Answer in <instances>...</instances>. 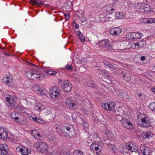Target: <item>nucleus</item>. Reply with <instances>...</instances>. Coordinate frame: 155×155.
I'll use <instances>...</instances> for the list:
<instances>
[{"label":"nucleus","mask_w":155,"mask_h":155,"mask_svg":"<svg viewBox=\"0 0 155 155\" xmlns=\"http://www.w3.org/2000/svg\"><path fill=\"white\" fill-rule=\"evenodd\" d=\"M37 121L36 122L39 123V124H42L44 122V120H42L41 119L38 118Z\"/></svg>","instance_id":"49530a36"},{"label":"nucleus","mask_w":155,"mask_h":155,"mask_svg":"<svg viewBox=\"0 0 155 155\" xmlns=\"http://www.w3.org/2000/svg\"><path fill=\"white\" fill-rule=\"evenodd\" d=\"M87 84L88 87L93 88L95 87L96 86V84L93 81H90L89 82L87 83Z\"/></svg>","instance_id":"c756f323"},{"label":"nucleus","mask_w":155,"mask_h":155,"mask_svg":"<svg viewBox=\"0 0 155 155\" xmlns=\"http://www.w3.org/2000/svg\"><path fill=\"white\" fill-rule=\"evenodd\" d=\"M115 18L120 19L122 18L123 16V14L120 12H116L114 15Z\"/></svg>","instance_id":"72a5a7b5"},{"label":"nucleus","mask_w":155,"mask_h":155,"mask_svg":"<svg viewBox=\"0 0 155 155\" xmlns=\"http://www.w3.org/2000/svg\"><path fill=\"white\" fill-rule=\"evenodd\" d=\"M8 133L6 131L4 130L1 133H0V138L3 140H6L8 138Z\"/></svg>","instance_id":"bb28decb"},{"label":"nucleus","mask_w":155,"mask_h":155,"mask_svg":"<svg viewBox=\"0 0 155 155\" xmlns=\"http://www.w3.org/2000/svg\"><path fill=\"white\" fill-rule=\"evenodd\" d=\"M155 23V18H150L148 19V23Z\"/></svg>","instance_id":"a18cd8bd"},{"label":"nucleus","mask_w":155,"mask_h":155,"mask_svg":"<svg viewBox=\"0 0 155 155\" xmlns=\"http://www.w3.org/2000/svg\"><path fill=\"white\" fill-rule=\"evenodd\" d=\"M13 108L17 110H20L22 109V107L17 104H16L15 105V107H14Z\"/></svg>","instance_id":"e433bc0d"},{"label":"nucleus","mask_w":155,"mask_h":155,"mask_svg":"<svg viewBox=\"0 0 155 155\" xmlns=\"http://www.w3.org/2000/svg\"><path fill=\"white\" fill-rule=\"evenodd\" d=\"M29 2L33 5H38L43 4L42 2L40 0H30Z\"/></svg>","instance_id":"393cba45"},{"label":"nucleus","mask_w":155,"mask_h":155,"mask_svg":"<svg viewBox=\"0 0 155 155\" xmlns=\"http://www.w3.org/2000/svg\"><path fill=\"white\" fill-rule=\"evenodd\" d=\"M135 45L136 46H137L138 47H142L141 46H140V43H135Z\"/></svg>","instance_id":"680f3d73"},{"label":"nucleus","mask_w":155,"mask_h":155,"mask_svg":"<svg viewBox=\"0 0 155 155\" xmlns=\"http://www.w3.org/2000/svg\"><path fill=\"white\" fill-rule=\"evenodd\" d=\"M81 151L79 150H75L74 152V155H77V154L81 152Z\"/></svg>","instance_id":"3c124183"},{"label":"nucleus","mask_w":155,"mask_h":155,"mask_svg":"<svg viewBox=\"0 0 155 155\" xmlns=\"http://www.w3.org/2000/svg\"><path fill=\"white\" fill-rule=\"evenodd\" d=\"M142 123L140 125L141 126L143 127H147L150 126V121L148 120L147 117H145L141 118Z\"/></svg>","instance_id":"ddd939ff"},{"label":"nucleus","mask_w":155,"mask_h":155,"mask_svg":"<svg viewBox=\"0 0 155 155\" xmlns=\"http://www.w3.org/2000/svg\"><path fill=\"white\" fill-rule=\"evenodd\" d=\"M65 68L66 70H68L70 71H71L72 69V64L69 65L67 64L65 66Z\"/></svg>","instance_id":"79ce46f5"},{"label":"nucleus","mask_w":155,"mask_h":155,"mask_svg":"<svg viewBox=\"0 0 155 155\" xmlns=\"http://www.w3.org/2000/svg\"><path fill=\"white\" fill-rule=\"evenodd\" d=\"M138 95L139 96L140 98V99L141 100L143 98V96L141 94H138Z\"/></svg>","instance_id":"e2e57ef3"},{"label":"nucleus","mask_w":155,"mask_h":155,"mask_svg":"<svg viewBox=\"0 0 155 155\" xmlns=\"http://www.w3.org/2000/svg\"><path fill=\"white\" fill-rule=\"evenodd\" d=\"M71 127L69 126H63L61 127V131L64 135L69 137H71L72 135L71 130Z\"/></svg>","instance_id":"9d476101"},{"label":"nucleus","mask_w":155,"mask_h":155,"mask_svg":"<svg viewBox=\"0 0 155 155\" xmlns=\"http://www.w3.org/2000/svg\"><path fill=\"white\" fill-rule=\"evenodd\" d=\"M117 94L123 98L127 99L130 97L129 95L127 93L123 91L122 90H118L117 91Z\"/></svg>","instance_id":"dca6fc26"},{"label":"nucleus","mask_w":155,"mask_h":155,"mask_svg":"<svg viewBox=\"0 0 155 155\" xmlns=\"http://www.w3.org/2000/svg\"><path fill=\"white\" fill-rule=\"evenodd\" d=\"M122 125L125 128L127 129L132 130L134 129L133 125L127 120L123 118L120 121Z\"/></svg>","instance_id":"423d86ee"},{"label":"nucleus","mask_w":155,"mask_h":155,"mask_svg":"<svg viewBox=\"0 0 155 155\" xmlns=\"http://www.w3.org/2000/svg\"><path fill=\"white\" fill-rule=\"evenodd\" d=\"M6 101L8 105L10 108H13L15 107L16 102L15 100V98L12 96L8 95L6 97Z\"/></svg>","instance_id":"39448f33"},{"label":"nucleus","mask_w":155,"mask_h":155,"mask_svg":"<svg viewBox=\"0 0 155 155\" xmlns=\"http://www.w3.org/2000/svg\"><path fill=\"white\" fill-rule=\"evenodd\" d=\"M140 149L143 155H150V150L149 147L143 145L140 147Z\"/></svg>","instance_id":"4468645a"},{"label":"nucleus","mask_w":155,"mask_h":155,"mask_svg":"<svg viewBox=\"0 0 155 155\" xmlns=\"http://www.w3.org/2000/svg\"><path fill=\"white\" fill-rule=\"evenodd\" d=\"M75 27L76 28L78 29L79 27V25L78 24L75 23Z\"/></svg>","instance_id":"774afa93"},{"label":"nucleus","mask_w":155,"mask_h":155,"mask_svg":"<svg viewBox=\"0 0 155 155\" xmlns=\"http://www.w3.org/2000/svg\"><path fill=\"white\" fill-rule=\"evenodd\" d=\"M75 105V104L74 103H73V102L71 103H71L70 104V105H69V106L70 107H74Z\"/></svg>","instance_id":"4d7b16f0"},{"label":"nucleus","mask_w":155,"mask_h":155,"mask_svg":"<svg viewBox=\"0 0 155 155\" xmlns=\"http://www.w3.org/2000/svg\"><path fill=\"white\" fill-rule=\"evenodd\" d=\"M71 102L70 99L69 98L66 99L65 102L66 104L68 106L70 105Z\"/></svg>","instance_id":"09e8293b"},{"label":"nucleus","mask_w":155,"mask_h":155,"mask_svg":"<svg viewBox=\"0 0 155 155\" xmlns=\"http://www.w3.org/2000/svg\"><path fill=\"white\" fill-rule=\"evenodd\" d=\"M146 1L147 3H150L152 2L153 0H146Z\"/></svg>","instance_id":"338daca9"},{"label":"nucleus","mask_w":155,"mask_h":155,"mask_svg":"<svg viewBox=\"0 0 155 155\" xmlns=\"http://www.w3.org/2000/svg\"><path fill=\"white\" fill-rule=\"evenodd\" d=\"M104 64L106 67L112 69L116 70L117 68V65L115 64L114 63L110 64L109 62L105 61L104 62Z\"/></svg>","instance_id":"4be33fe9"},{"label":"nucleus","mask_w":155,"mask_h":155,"mask_svg":"<svg viewBox=\"0 0 155 155\" xmlns=\"http://www.w3.org/2000/svg\"><path fill=\"white\" fill-rule=\"evenodd\" d=\"M12 77L10 75H7L2 79V82L6 85H9L12 81Z\"/></svg>","instance_id":"f8f14e48"},{"label":"nucleus","mask_w":155,"mask_h":155,"mask_svg":"<svg viewBox=\"0 0 155 155\" xmlns=\"http://www.w3.org/2000/svg\"><path fill=\"white\" fill-rule=\"evenodd\" d=\"M8 150V147L5 143L0 144V154L2 155L6 154Z\"/></svg>","instance_id":"9b49d317"},{"label":"nucleus","mask_w":155,"mask_h":155,"mask_svg":"<svg viewBox=\"0 0 155 155\" xmlns=\"http://www.w3.org/2000/svg\"><path fill=\"white\" fill-rule=\"evenodd\" d=\"M101 107L104 109H106L107 110L108 109V103H103L101 104Z\"/></svg>","instance_id":"58836bf2"},{"label":"nucleus","mask_w":155,"mask_h":155,"mask_svg":"<svg viewBox=\"0 0 155 155\" xmlns=\"http://www.w3.org/2000/svg\"><path fill=\"white\" fill-rule=\"evenodd\" d=\"M106 11L110 13L111 11H114L115 10V4H110L106 7Z\"/></svg>","instance_id":"5701e85b"},{"label":"nucleus","mask_w":155,"mask_h":155,"mask_svg":"<svg viewBox=\"0 0 155 155\" xmlns=\"http://www.w3.org/2000/svg\"><path fill=\"white\" fill-rule=\"evenodd\" d=\"M129 44V42L127 41H120L118 45H120V49L123 50L126 48Z\"/></svg>","instance_id":"f3484780"},{"label":"nucleus","mask_w":155,"mask_h":155,"mask_svg":"<svg viewBox=\"0 0 155 155\" xmlns=\"http://www.w3.org/2000/svg\"><path fill=\"white\" fill-rule=\"evenodd\" d=\"M18 113L14 111L12 113L11 115V117L12 118L14 119L18 123L20 124H22V122H21V121H20L19 120V118L18 116Z\"/></svg>","instance_id":"aec40b11"},{"label":"nucleus","mask_w":155,"mask_h":155,"mask_svg":"<svg viewBox=\"0 0 155 155\" xmlns=\"http://www.w3.org/2000/svg\"><path fill=\"white\" fill-rule=\"evenodd\" d=\"M143 4L140 3H138L136 7V8L138 11L143 12Z\"/></svg>","instance_id":"7c9ffc66"},{"label":"nucleus","mask_w":155,"mask_h":155,"mask_svg":"<svg viewBox=\"0 0 155 155\" xmlns=\"http://www.w3.org/2000/svg\"><path fill=\"white\" fill-rule=\"evenodd\" d=\"M18 149H19L20 152L23 155H28L31 152L30 149H28L25 147L22 148L18 147Z\"/></svg>","instance_id":"6ab92c4d"},{"label":"nucleus","mask_w":155,"mask_h":155,"mask_svg":"<svg viewBox=\"0 0 155 155\" xmlns=\"http://www.w3.org/2000/svg\"><path fill=\"white\" fill-rule=\"evenodd\" d=\"M58 74V75L59 74V73L55 71H52V75L56 76V74Z\"/></svg>","instance_id":"864d4df0"},{"label":"nucleus","mask_w":155,"mask_h":155,"mask_svg":"<svg viewBox=\"0 0 155 155\" xmlns=\"http://www.w3.org/2000/svg\"><path fill=\"white\" fill-rule=\"evenodd\" d=\"M126 72L127 71H126L124 70L120 72V75H122L123 78H124L126 76Z\"/></svg>","instance_id":"37998d69"},{"label":"nucleus","mask_w":155,"mask_h":155,"mask_svg":"<svg viewBox=\"0 0 155 155\" xmlns=\"http://www.w3.org/2000/svg\"><path fill=\"white\" fill-rule=\"evenodd\" d=\"M146 132H144L142 134L141 136L142 137L143 139H145L146 138H147L146 137Z\"/></svg>","instance_id":"de8ad7c7"},{"label":"nucleus","mask_w":155,"mask_h":155,"mask_svg":"<svg viewBox=\"0 0 155 155\" xmlns=\"http://www.w3.org/2000/svg\"><path fill=\"white\" fill-rule=\"evenodd\" d=\"M76 34L82 42H84L85 41V38L84 37V35L79 31H77Z\"/></svg>","instance_id":"cd10ccee"},{"label":"nucleus","mask_w":155,"mask_h":155,"mask_svg":"<svg viewBox=\"0 0 155 155\" xmlns=\"http://www.w3.org/2000/svg\"><path fill=\"white\" fill-rule=\"evenodd\" d=\"M101 147L100 145L95 143H93L90 146V150L94 151L98 150L101 149Z\"/></svg>","instance_id":"412c9836"},{"label":"nucleus","mask_w":155,"mask_h":155,"mask_svg":"<svg viewBox=\"0 0 155 155\" xmlns=\"http://www.w3.org/2000/svg\"><path fill=\"white\" fill-rule=\"evenodd\" d=\"M115 113L117 115H122L124 114V111L120 107L118 108L117 110L116 111Z\"/></svg>","instance_id":"2f4dec72"},{"label":"nucleus","mask_w":155,"mask_h":155,"mask_svg":"<svg viewBox=\"0 0 155 155\" xmlns=\"http://www.w3.org/2000/svg\"><path fill=\"white\" fill-rule=\"evenodd\" d=\"M52 71H47V73L48 74L52 75Z\"/></svg>","instance_id":"13d9d810"},{"label":"nucleus","mask_w":155,"mask_h":155,"mask_svg":"<svg viewBox=\"0 0 155 155\" xmlns=\"http://www.w3.org/2000/svg\"><path fill=\"white\" fill-rule=\"evenodd\" d=\"M61 91L56 86L52 87L49 91V93L51 97L53 99L58 98L60 96Z\"/></svg>","instance_id":"20e7f679"},{"label":"nucleus","mask_w":155,"mask_h":155,"mask_svg":"<svg viewBox=\"0 0 155 155\" xmlns=\"http://www.w3.org/2000/svg\"><path fill=\"white\" fill-rule=\"evenodd\" d=\"M143 35V34L142 33L138 32H134L130 34V36H131V38L133 40L140 39L142 36ZM130 38H131V37Z\"/></svg>","instance_id":"a211bd4d"},{"label":"nucleus","mask_w":155,"mask_h":155,"mask_svg":"<svg viewBox=\"0 0 155 155\" xmlns=\"http://www.w3.org/2000/svg\"><path fill=\"white\" fill-rule=\"evenodd\" d=\"M32 73L33 72H31L30 71H27L25 72V75L28 79H31Z\"/></svg>","instance_id":"f704fd0d"},{"label":"nucleus","mask_w":155,"mask_h":155,"mask_svg":"<svg viewBox=\"0 0 155 155\" xmlns=\"http://www.w3.org/2000/svg\"><path fill=\"white\" fill-rule=\"evenodd\" d=\"M32 77V80H35V79H38L40 77V75L38 72H33Z\"/></svg>","instance_id":"473e14b6"},{"label":"nucleus","mask_w":155,"mask_h":155,"mask_svg":"<svg viewBox=\"0 0 155 155\" xmlns=\"http://www.w3.org/2000/svg\"><path fill=\"white\" fill-rule=\"evenodd\" d=\"M86 20L85 18L84 17H81L80 18V20L83 22H84Z\"/></svg>","instance_id":"603ef678"},{"label":"nucleus","mask_w":155,"mask_h":155,"mask_svg":"<svg viewBox=\"0 0 155 155\" xmlns=\"http://www.w3.org/2000/svg\"><path fill=\"white\" fill-rule=\"evenodd\" d=\"M31 134L33 137L35 138L40 141L42 140L43 138L38 131L36 130H33Z\"/></svg>","instance_id":"2eb2a0df"},{"label":"nucleus","mask_w":155,"mask_h":155,"mask_svg":"<svg viewBox=\"0 0 155 155\" xmlns=\"http://www.w3.org/2000/svg\"><path fill=\"white\" fill-rule=\"evenodd\" d=\"M145 59V57L144 56H142L140 57V60L142 61H143Z\"/></svg>","instance_id":"052dcab7"},{"label":"nucleus","mask_w":155,"mask_h":155,"mask_svg":"<svg viewBox=\"0 0 155 155\" xmlns=\"http://www.w3.org/2000/svg\"><path fill=\"white\" fill-rule=\"evenodd\" d=\"M151 91L155 94V87L152 88H151Z\"/></svg>","instance_id":"0e129e2a"},{"label":"nucleus","mask_w":155,"mask_h":155,"mask_svg":"<svg viewBox=\"0 0 155 155\" xmlns=\"http://www.w3.org/2000/svg\"><path fill=\"white\" fill-rule=\"evenodd\" d=\"M147 137V138L150 139L152 137V134L151 132H146Z\"/></svg>","instance_id":"c03bdc74"},{"label":"nucleus","mask_w":155,"mask_h":155,"mask_svg":"<svg viewBox=\"0 0 155 155\" xmlns=\"http://www.w3.org/2000/svg\"><path fill=\"white\" fill-rule=\"evenodd\" d=\"M65 18L66 19H68L69 17V14H64Z\"/></svg>","instance_id":"5fc2aeb1"},{"label":"nucleus","mask_w":155,"mask_h":155,"mask_svg":"<svg viewBox=\"0 0 155 155\" xmlns=\"http://www.w3.org/2000/svg\"><path fill=\"white\" fill-rule=\"evenodd\" d=\"M98 44L99 46L105 50H109L112 49V46L108 39L103 40L99 41Z\"/></svg>","instance_id":"7ed1b4c3"},{"label":"nucleus","mask_w":155,"mask_h":155,"mask_svg":"<svg viewBox=\"0 0 155 155\" xmlns=\"http://www.w3.org/2000/svg\"><path fill=\"white\" fill-rule=\"evenodd\" d=\"M134 152V155H139V152L137 149L134 148V146L132 143H127L125 147L123 148L121 152L124 155H130V152Z\"/></svg>","instance_id":"f257e3e1"},{"label":"nucleus","mask_w":155,"mask_h":155,"mask_svg":"<svg viewBox=\"0 0 155 155\" xmlns=\"http://www.w3.org/2000/svg\"><path fill=\"white\" fill-rule=\"evenodd\" d=\"M111 134H112L111 131L108 130H107L106 131L105 134L107 137H110L111 135Z\"/></svg>","instance_id":"ea45409f"},{"label":"nucleus","mask_w":155,"mask_h":155,"mask_svg":"<svg viewBox=\"0 0 155 155\" xmlns=\"http://www.w3.org/2000/svg\"><path fill=\"white\" fill-rule=\"evenodd\" d=\"M116 106L115 104L113 102L111 101L109 103H108L107 110L109 111H114V107Z\"/></svg>","instance_id":"b1692460"},{"label":"nucleus","mask_w":155,"mask_h":155,"mask_svg":"<svg viewBox=\"0 0 155 155\" xmlns=\"http://www.w3.org/2000/svg\"><path fill=\"white\" fill-rule=\"evenodd\" d=\"M31 71L32 72L34 73H37V69H31Z\"/></svg>","instance_id":"6e6d98bb"},{"label":"nucleus","mask_w":155,"mask_h":155,"mask_svg":"<svg viewBox=\"0 0 155 155\" xmlns=\"http://www.w3.org/2000/svg\"><path fill=\"white\" fill-rule=\"evenodd\" d=\"M61 88L64 92H69L71 90L72 85L67 81H65L61 85Z\"/></svg>","instance_id":"1a4fd4ad"},{"label":"nucleus","mask_w":155,"mask_h":155,"mask_svg":"<svg viewBox=\"0 0 155 155\" xmlns=\"http://www.w3.org/2000/svg\"><path fill=\"white\" fill-rule=\"evenodd\" d=\"M38 151L42 153H47L48 152V146L44 142H37L34 144Z\"/></svg>","instance_id":"f03ea898"},{"label":"nucleus","mask_w":155,"mask_h":155,"mask_svg":"<svg viewBox=\"0 0 155 155\" xmlns=\"http://www.w3.org/2000/svg\"><path fill=\"white\" fill-rule=\"evenodd\" d=\"M37 117H32V120H33L34 121L36 122L37 121Z\"/></svg>","instance_id":"69168bd1"},{"label":"nucleus","mask_w":155,"mask_h":155,"mask_svg":"<svg viewBox=\"0 0 155 155\" xmlns=\"http://www.w3.org/2000/svg\"><path fill=\"white\" fill-rule=\"evenodd\" d=\"M102 74L104 75V78H107L108 79H110L109 75L107 72H103V73Z\"/></svg>","instance_id":"a19ab883"},{"label":"nucleus","mask_w":155,"mask_h":155,"mask_svg":"<svg viewBox=\"0 0 155 155\" xmlns=\"http://www.w3.org/2000/svg\"><path fill=\"white\" fill-rule=\"evenodd\" d=\"M107 16H108L107 15ZM113 19L112 17L110 16H107L105 17H101V16L100 18V21L103 22L111 21H113Z\"/></svg>","instance_id":"a878e982"},{"label":"nucleus","mask_w":155,"mask_h":155,"mask_svg":"<svg viewBox=\"0 0 155 155\" xmlns=\"http://www.w3.org/2000/svg\"><path fill=\"white\" fill-rule=\"evenodd\" d=\"M122 31V29L119 27H114L109 30L110 34L114 36H119Z\"/></svg>","instance_id":"6e6552de"},{"label":"nucleus","mask_w":155,"mask_h":155,"mask_svg":"<svg viewBox=\"0 0 155 155\" xmlns=\"http://www.w3.org/2000/svg\"><path fill=\"white\" fill-rule=\"evenodd\" d=\"M32 89L33 90L38 94L45 95L47 93V92L46 90L44 89L42 87H40L37 85H35L33 87Z\"/></svg>","instance_id":"0eeeda50"},{"label":"nucleus","mask_w":155,"mask_h":155,"mask_svg":"<svg viewBox=\"0 0 155 155\" xmlns=\"http://www.w3.org/2000/svg\"><path fill=\"white\" fill-rule=\"evenodd\" d=\"M143 23L144 24L148 23V19L145 18L142 21Z\"/></svg>","instance_id":"8fccbe9b"},{"label":"nucleus","mask_w":155,"mask_h":155,"mask_svg":"<svg viewBox=\"0 0 155 155\" xmlns=\"http://www.w3.org/2000/svg\"><path fill=\"white\" fill-rule=\"evenodd\" d=\"M81 124L83 128L85 130H86L88 127V124L86 122H84Z\"/></svg>","instance_id":"4c0bfd02"},{"label":"nucleus","mask_w":155,"mask_h":155,"mask_svg":"<svg viewBox=\"0 0 155 155\" xmlns=\"http://www.w3.org/2000/svg\"><path fill=\"white\" fill-rule=\"evenodd\" d=\"M143 12H148L150 11L151 9L150 6L148 4L143 3Z\"/></svg>","instance_id":"c85d7f7f"},{"label":"nucleus","mask_w":155,"mask_h":155,"mask_svg":"<svg viewBox=\"0 0 155 155\" xmlns=\"http://www.w3.org/2000/svg\"><path fill=\"white\" fill-rule=\"evenodd\" d=\"M35 108L36 110H42L41 104H38L35 105Z\"/></svg>","instance_id":"c9c22d12"},{"label":"nucleus","mask_w":155,"mask_h":155,"mask_svg":"<svg viewBox=\"0 0 155 155\" xmlns=\"http://www.w3.org/2000/svg\"><path fill=\"white\" fill-rule=\"evenodd\" d=\"M101 150H99V151L98 152H96V155H101V153H100L101 152Z\"/></svg>","instance_id":"bf43d9fd"}]
</instances>
